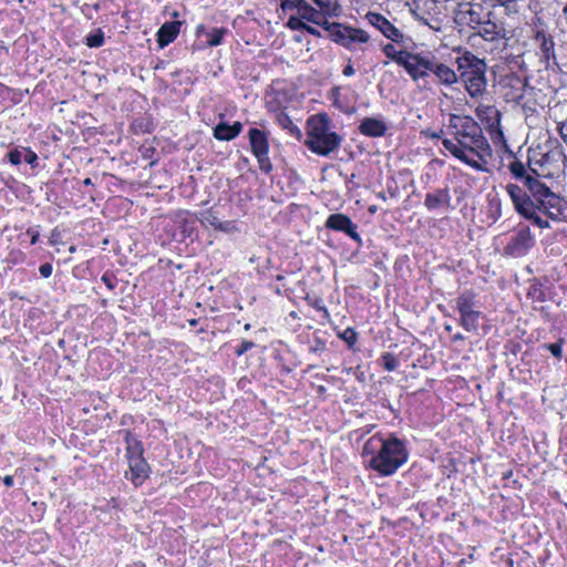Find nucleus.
I'll list each match as a JSON object with an SVG mask.
<instances>
[{
  "label": "nucleus",
  "mask_w": 567,
  "mask_h": 567,
  "mask_svg": "<svg viewBox=\"0 0 567 567\" xmlns=\"http://www.w3.org/2000/svg\"><path fill=\"white\" fill-rule=\"evenodd\" d=\"M354 73H355V70H354L353 65L351 64V62H349L347 65H344V68L342 70V74L344 76H352Z\"/></svg>",
  "instance_id": "obj_54"
},
{
  "label": "nucleus",
  "mask_w": 567,
  "mask_h": 567,
  "mask_svg": "<svg viewBox=\"0 0 567 567\" xmlns=\"http://www.w3.org/2000/svg\"><path fill=\"white\" fill-rule=\"evenodd\" d=\"M132 416L131 415H123L122 420H121V424L122 425H126L127 424V420H131Z\"/></svg>",
  "instance_id": "obj_62"
},
{
  "label": "nucleus",
  "mask_w": 567,
  "mask_h": 567,
  "mask_svg": "<svg viewBox=\"0 0 567 567\" xmlns=\"http://www.w3.org/2000/svg\"><path fill=\"white\" fill-rule=\"evenodd\" d=\"M504 82H505V85L516 90L519 93L518 97H523L525 87L528 84L527 78H522L514 72L505 75Z\"/></svg>",
  "instance_id": "obj_29"
},
{
  "label": "nucleus",
  "mask_w": 567,
  "mask_h": 567,
  "mask_svg": "<svg viewBox=\"0 0 567 567\" xmlns=\"http://www.w3.org/2000/svg\"><path fill=\"white\" fill-rule=\"evenodd\" d=\"M486 14H483L481 4L461 3L454 12V22L458 27L476 30L482 23Z\"/></svg>",
  "instance_id": "obj_12"
},
{
  "label": "nucleus",
  "mask_w": 567,
  "mask_h": 567,
  "mask_svg": "<svg viewBox=\"0 0 567 567\" xmlns=\"http://www.w3.org/2000/svg\"><path fill=\"white\" fill-rule=\"evenodd\" d=\"M101 280L104 282V285L110 289L114 290L117 286V279L114 275L105 272L102 275Z\"/></svg>",
  "instance_id": "obj_44"
},
{
  "label": "nucleus",
  "mask_w": 567,
  "mask_h": 567,
  "mask_svg": "<svg viewBox=\"0 0 567 567\" xmlns=\"http://www.w3.org/2000/svg\"><path fill=\"white\" fill-rule=\"evenodd\" d=\"M380 364L385 371L392 372L398 369L400 362L393 353L384 352L380 357Z\"/></svg>",
  "instance_id": "obj_34"
},
{
  "label": "nucleus",
  "mask_w": 567,
  "mask_h": 567,
  "mask_svg": "<svg viewBox=\"0 0 567 567\" xmlns=\"http://www.w3.org/2000/svg\"><path fill=\"white\" fill-rule=\"evenodd\" d=\"M281 372H282L284 374H289V373L291 372V369H290V368H288V367H286V365H282V368H281Z\"/></svg>",
  "instance_id": "obj_63"
},
{
  "label": "nucleus",
  "mask_w": 567,
  "mask_h": 567,
  "mask_svg": "<svg viewBox=\"0 0 567 567\" xmlns=\"http://www.w3.org/2000/svg\"><path fill=\"white\" fill-rule=\"evenodd\" d=\"M411 454V442L401 432L379 431L363 444L365 468L381 477L394 475L405 465Z\"/></svg>",
  "instance_id": "obj_2"
},
{
  "label": "nucleus",
  "mask_w": 567,
  "mask_h": 567,
  "mask_svg": "<svg viewBox=\"0 0 567 567\" xmlns=\"http://www.w3.org/2000/svg\"><path fill=\"white\" fill-rule=\"evenodd\" d=\"M394 42L398 43V44H402L403 48H404L403 50H406V51L413 50L414 47H415V43L412 40V38L411 37H405L404 34H403L402 41H394Z\"/></svg>",
  "instance_id": "obj_49"
},
{
  "label": "nucleus",
  "mask_w": 567,
  "mask_h": 567,
  "mask_svg": "<svg viewBox=\"0 0 567 567\" xmlns=\"http://www.w3.org/2000/svg\"><path fill=\"white\" fill-rule=\"evenodd\" d=\"M358 131L367 137H382L386 134L388 124L380 117H364L360 122Z\"/></svg>",
  "instance_id": "obj_20"
},
{
  "label": "nucleus",
  "mask_w": 567,
  "mask_h": 567,
  "mask_svg": "<svg viewBox=\"0 0 567 567\" xmlns=\"http://www.w3.org/2000/svg\"><path fill=\"white\" fill-rule=\"evenodd\" d=\"M104 42H105L104 32L100 28H97V29L93 30L92 32H90L89 34H86L85 40H84V43L89 48H100L104 44Z\"/></svg>",
  "instance_id": "obj_31"
},
{
  "label": "nucleus",
  "mask_w": 567,
  "mask_h": 567,
  "mask_svg": "<svg viewBox=\"0 0 567 567\" xmlns=\"http://www.w3.org/2000/svg\"><path fill=\"white\" fill-rule=\"evenodd\" d=\"M460 55L456 56L458 82L472 99L483 96L487 89V64L484 59L478 58L468 50H456Z\"/></svg>",
  "instance_id": "obj_5"
},
{
  "label": "nucleus",
  "mask_w": 567,
  "mask_h": 567,
  "mask_svg": "<svg viewBox=\"0 0 567 567\" xmlns=\"http://www.w3.org/2000/svg\"><path fill=\"white\" fill-rule=\"evenodd\" d=\"M2 482L3 484L7 486V487H12L13 484H14V480H13V476L12 475H6L3 478H2Z\"/></svg>",
  "instance_id": "obj_58"
},
{
  "label": "nucleus",
  "mask_w": 567,
  "mask_h": 567,
  "mask_svg": "<svg viewBox=\"0 0 567 567\" xmlns=\"http://www.w3.org/2000/svg\"><path fill=\"white\" fill-rule=\"evenodd\" d=\"M565 343V340L563 338H559L558 341L554 343H544L542 348L546 349L551 353L553 357L560 360L563 358V346Z\"/></svg>",
  "instance_id": "obj_37"
},
{
  "label": "nucleus",
  "mask_w": 567,
  "mask_h": 567,
  "mask_svg": "<svg viewBox=\"0 0 567 567\" xmlns=\"http://www.w3.org/2000/svg\"><path fill=\"white\" fill-rule=\"evenodd\" d=\"M306 300L308 301V305L310 307H312L317 311L321 312L323 319H328L330 317L328 308L324 306L322 298H320V297L311 298L310 296H307Z\"/></svg>",
  "instance_id": "obj_36"
},
{
  "label": "nucleus",
  "mask_w": 567,
  "mask_h": 567,
  "mask_svg": "<svg viewBox=\"0 0 567 567\" xmlns=\"http://www.w3.org/2000/svg\"><path fill=\"white\" fill-rule=\"evenodd\" d=\"M422 134L430 140H442V141L444 140V138H442V136L444 134V131L442 128L439 131L426 128V130L422 131Z\"/></svg>",
  "instance_id": "obj_46"
},
{
  "label": "nucleus",
  "mask_w": 567,
  "mask_h": 567,
  "mask_svg": "<svg viewBox=\"0 0 567 567\" xmlns=\"http://www.w3.org/2000/svg\"><path fill=\"white\" fill-rule=\"evenodd\" d=\"M23 153L24 147H13L7 153L6 157L11 165H19L23 162Z\"/></svg>",
  "instance_id": "obj_38"
},
{
  "label": "nucleus",
  "mask_w": 567,
  "mask_h": 567,
  "mask_svg": "<svg viewBox=\"0 0 567 567\" xmlns=\"http://www.w3.org/2000/svg\"><path fill=\"white\" fill-rule=\"evenodd\" d=\"M328 97L330 101H332V105L337 107L339 111H341L344 114H353L355 112V107L348 105L346 103V99L341 95V87L340 86H333L329 93Z\"/></svg>",
  "instance_id": "obj_27"
},
{
  "label": "nucleus",
  "mask_w": 567,
  "mask_h": 567,
  "mask_svg": "<svg viewBox=\"0 0 567 567\" xmlns=\"http://www.w3.org/2000/svg\"><path fill=\"white\" fill-rule=\"evenodd\" d=\"M535 43L537 45V55L546 70L559 69V64L555 54V42L553 35L544 30H538L535 34Z\"/></svg>",
  "instance_id": "obj_13"
},
{
  "label": "nucleus",
  "mask_w": 567,
  "mask_h": 567,
  "mask_svg": "<svg viewBox=\"0 0 567 567\" xmlns=\"http://www.w3.org/2000/svg\"><path fill=\"white\" fill-rule=\"evenodd\" d=\"M383 53L402 66L411 78H415L421 74L415 68V63L417 62L421 52L396 50L393 44L388 43L383 47Z\"/></svg>",
  "instance_id": "obj_14"
},
{
  "label": "nucleus",
  "mask_w": 567,
  "mask_h": 567,
  "mask_svg": "<svg viewBox=\"0 0 567 567\" xmlns=\"http://www.w3.org/2000/svg\"><path fill=\"white\" fill-rule=\"evenodd\" d=\"M324 349H326V341L318 333H315L313 341L309 348L310 352L319 353V352L324 351Z\"/></svg>",
  "instance_id": "obj_42"
},
{
  "label": "nucleus",
  "mask_w": 567,
  "mask_h": 567,
  "mask_svg": "<svg viewBox=\"0 0 567 567\" xmlns=\"http://www.w3.org/2000/svg\"><path fill=\"white\" fill-rule=\"evenodd\" d=\"M527 296L530 299H533L534 301H537V302L546 301L547 297H546V293H545V290H544V286H543V284L540 282L539 279L533 278L530 280V285H529V288H528V291H527Z\"/></svg>",
  "instance_id": "obj_30"
},
{
  "label": "nucleus",
  "mask_w": 567,
  "mask_h": 567,
  "mask_svg": "<svg viewBox=\"0 0 567 567\" xmlns=\"http://www.w3.org/2000/svg\"><path fill=\"white\" fill-rule=\"evenodd\" d=\"M451 202L450 186L446 184L443 188H434L426 193L424 206L429 212L450 210L454 209Z\"/></svg>",
  "instance_id": "obj_16"
},
{
  "label": "nucleus",
  "mask_w": 567,
  "mask_h": 567,
  "mask_svg": "<svg viewBox=\"0 0 567 567\" xmlns=\"http://www.w3.org/2000/svg\"><path fill=\"white\" fill-rule=\"evenodd\" d=\"M307 24L308 23L303 19H301L300 14H298V16H290L288 21H287V27L289 29L296 30V31L305 32Z\"/></svg>",
  "instance_id": "obj_39"
},
{
  "label": "nucleus",
  "mask_w": 567,
  "mask_h": 567,
  "mask_svg": "<svg viewBox=\"0 0 567 567\" xmlns=\"http://www.w3.org/2000/svg\"><path fill=\"white\" fill-rule=\"evenodd\" d=\"M123 435L125 447V456L128 461L144 457V445L143 442L130 430L120 431Z\"/></svg>",
  "instance_id": "obj_22"
},
{
  "label": "nucleus",
  "mask_w": 567,
  "mask_h": 567,
  "mask_svg": "<svg viewBox=\"0 0 567 567\" xmlns=\"http://www.w3.org/2000/svg\"><path fill=\"white\" fill-rule=\"evenodd\" d=\"M464 340H465V337H464L462 333H455V334L452 337V341H453V342L464 341Z\"/></svg>",
  "instance_id": "obj_61"
},
{
  "label": "nucleus",
  "mask_w": 567,
  "mask_h": 567,
  "mask_svg": "<svg viewBox=\"0 0 567 567\" xmlns=\"http://www.w3.org/2000/svg\"><path fill=\"white\" fill-rule=\"evenodd\" d=\"M388 193L392 198H395L398 196V188L388 186Z\"/></svg>",
  "instance_id": "obj_60"
},
{
  "label": "nucleus",
  "mask_w": 567,
  "mask_h": 567,
  "mask_svg": "<svg viewBox=\"0 0 567 567\" xmlns=\"http://www.w3.org/2000/svg\"><path fill=\"white\" fill-rule=\"evenodd\" d=\"M535 245V237L526 225H518L514 234L508 238L507 244L503 248L505 256L512 258H522Z\"/></svg>",
  "instance_id": "obj_9"
},
{
  "label": "nucleus",
  "mask_w": 567,
  "mask_h": 567,
  "mask_svg": "<svg viewBox=\"0 0 567 567\" xmlns=\"http://www.w3.org/2000/svg\"><path fill=\"white\" fill-rule=\"evenodd\" d=\"M443 147L449 151L455 158L460 159L461 162L465 163L466 165L471 166L477 172H487V168L481 164L478 161H475L467 155L468 151H464L461 146L456 145L453 140L444 138L442 141Z\"/></svg>",
  "instance_id": "obj_21"
},
{
  "label": "nucleus",
  "mask_w": 567,
  "mask_h": 567,
  "mask_svg": "<svg viewBox=\"0 0 567 567\" xmlns=\"http://www.w3.org/2000/svg\"><path fill=\"white\" fill-rule=\"evenodd\" d=\"M182 22L178 20L167 21L161 25L156 33V42L161 49L171 44L178 35Z\"/></svg>",
  "instance_id": "obj_23"
},
{
  "label": "nucleus",
  "mask_w": 567,
  "mask_h": 567,
  "mask_svg": "<svg viewBox=\"0 0 567 567\" xmlns=\"http://www.w3.org/2000/svg\"><path fill=\"white\" fill-rule=\"evenodd\" d=\"M522 343L517 341H508L505 344V349L507 350V352L514 357H516L522 351Z\"/></svg>",
  "instance_id": "obj_45"
},
{
  "label": "nucleus",
  "mask_w": 567,
  "mask_h": 567,
  "mask_svg": "<svg viewBox=\"0 0 567 567\" xmlns=\"http://www.w3.org/2000/svg\"><path fill=\"white\" fill-rule=\"evenodd\" d=\"M548 156L543 155L540 161L528 158L526 165L518 159L511 162L508 169L520 185L509 183L505 187L515 213L540 229L550 228L548 219L567 220V199L547 184L554 178L544 166Z\"/></svg>",
  "instance_id": "obj_1"
},
{
  "label": "nucleus",
  "mask_w": 567,
  "mask_h": 567,
  "mask_svg": "<svg viewBox=\"0 0 567 567\" xmlns=\"http://www.w3.org/2000/svg\"><path fill=\"white\" fill-rule=\"evenodd\" d=\"M248 140L252 155L256 157L259 168L269 175L274 167L269 158V142L265 131L251 127L248 131Z\"/></svg>",
  "instance_id": "obj_10"
},
{
  "label": "nucleus",
  "mask_w": 567,
  "mask_h": 567,
  "mask_svg": "<svg viewBox=\"0 0 567 567\" xmlns=\"http://www.w3.org/2000/svg\"><path fill=\"white\" fill-rule=\"evenodd\" d=\"M355 174H351L350 176H346V185L349 189L357 187L358 185L354 183Z\"/></svg>",
  "instance_id": "obj_57"
},
{
  "label": "nucleus",
  "mask_w": 567,
  "mask_h": 567,
  "mask_svg": "<svg viewBox=\"0 0 567 567\" xmlns=\"http://www.w3.org/2000/svg\"><path fill=\"white\" fill-rule=\"evenodd\" d=\"M319 10L329 19L341 14V6L338 0H311Z\"/></svg>",
  "instance_id": "obj_28"
},
{
  "label": "nucleus",
  "mask_w": 567,
  "mask_h": 567,
  "mask_svg": "<svg viewBox=\"0 0 567 567\" xmlns=\"http://www.w3.org/2000/svg\"><path fill=\"white\" fill-rule=\"evenodd\" d=\"M338 337L347 343L350 350H355V344L358 342V332L353 328H346L343 331L338 333Z\"/></svg>",
  "instance_id": "obj_33"
},
{
  "label": "nucleus",
  "mask_w": 567,
  "mask_h": 567,
  "mask_svg": "<svg viewBox=\"0 0 567 567\" xmlns=\"http://www.w3.org/2000/svg\"><path fill=\"white\" fill-rule=\"evenodd\" d=\"M324 227L328 230L344 234L346 236L354 240L359 248L363 246L362 238L358 233V225L353 223L352 219L346 214H330L324 221Z\"/></svg>",
  "instance_id": "obj_11"
},
{
  "label": "nucleus",
  "mask_w": 567,
  "mask_h": 567,
  "mask_svg": "<svg viewBox=\"0 0 567 567\" xmlns=\"http://www.w3.org/2000/svg\"><path fill=\"white\" fill-rule=\"evenodd\" d=\"M305 32L316 38H326V32L322 33L321 30L310 25L309 23L307 24Z\"/></svg>",
  "instance_id": "obj_51"
},
{
  "label": "nucleus",
  "mask_w": 567,
  "mask_h": 567,
  "mask_svg": "<svg viewBox=\"0 0 567 567\" xmlns=\"http://www.w3.org/2000/svg\"><path fill=\"white\" fill-rule=\"evenodd\" d=\"M280 125L287 130L292 136H295L298 141L301 140L302 133L301 130L292 122V120L287 114H281L278 117Z\"/></svg>",
  "instance_id": "obj_32"
},
{
  "label": "nucleus",
  "mask_w": 567,
  "mask_h": 567,
  "mask_svg": "<svg viewBox=\"0 0 567 567\" xmlns=\"http://www.w3.org/2000/svg\"><path fill=\"white\" fill-rule=\"evenodd\" d=\"M188 216L178 219L175 223L173 230V240L177 243H186L188 239L190 243L197 237L196 218L186 213Z\"/></svg>",
  "instance_id": "obj_17"
},
{
  "label": "nucleus",
  "mask_w": 567,
  "mask_h": 567,
  "mask_svg": "<svg viewBox=\"0 0 567 567\" xmlns=\"http://www.w3.org/2000/svg\"><path fill=\"white\" fill-rule=\"evenodd\" d=\"M243 127V123L238 121L233 124L221 121L214 127L213 135L218 141H231L241 133Z\"/></svg>",
  "instance_id": "obj_25"
},
{
  "label": "nucleus",
  "mask_w": 567,
  "mask_h": 567,
  "mask_svg": "<svg viewBox=\"0 0 567 567\" xmlns=\"http://www.w3.org/2000/svg\"><path fill=\"white\" fill-rule=\"evenodd\" d=\"M228 32L226 28H209L199 24L196 28V40L193 43V50L200 51L206 48L217 47L221 44L225 34Z\"/></svg>",
  "instance_id": "obj_15"
},
{
  "label": "nucleus",
  "mask_w": 567,
  "mask_h": 567,
  "mask_svg": "<svg viewBox=\"0 0 567 567\" xmlns=\"http://www.w3.org/2000/svg\"><path fill=\"white\" fill-rule=\"evenodd\" d=\"M368 21L391 41H402L403 33L393 25L384 16L377 12L367 14Z\"/></svg>",
  "instance_id": "obj_18"
},
{
  "label": "nucleus",
  "mask_w": 567,
  "mask_h": 567,
  "mask_svg": "<svg viewBox=\"0 0 567 567\" xmlns=\"http://www.w3.org/2000/svg\"><path fill=\"white\" fill-rule=\"evenodd\" d=\"M23 162L29 164L32 168L39 166V157L37 153L29 147H24Z\"/></svg>",
  "instance_id": "obj_40"
},
{
  "label": "nucleus",
  "mask_w": 567,
  "mask_h": 567,
  "mask_svg": "<svg viewBox=\"0 0 567 567\" xmlns=\"http://www.w3.org/2000/svg\"><path fill=\"white\" fill-rule=\"evenodd\" d=\"M558 132L563 141L567 144V120L559 124Z\"/></svg>",
  "instance_id": "obj_53"
},
{
  "label": "nucleus",
  "mask_w": 567,
  "mask_h": 567,
  "mask_svg": "<svg viewBox=\"0 0 567 567\" xmlns=\"http://www.w3.org/2000/svg\"><path fill=\"white\" fill-rule=\"evenodd\" d=\"M83 184H84L85 186H91V185H93V182H92V179H91L90 177H86V178L83 181Z\"/></svg>",
  "instance_id": "obj_64"
},
{
  "label": "nucleus",
  "mask_w": 567,
  "mask_h": 567,
  "mask_svg": "<svg viewBox=\"0 0 567 567\" xmlns=\"http://www.w3.org/2000/svg\"><path fill=\"white\" fill-rule=\"evenodd\" d=\"M486 216L492 223H496L502 217V199L498 193L493 190L486 195Z\"/></svg>",
  "instance_id": "obj_26"
},
{
  "label": "nucleus",
  "mask_w": 567,
  "mask_h": 567,
  "mask_svg": "<svg viewBox=\"0 0 567 567\" xmlns=\"http://www.w3.org/2000/svg\"><path fill=\"white\" fill-rule=\"evenodd\" d=\"M236 228L235 223L233 220L227 221H220L217 230L224 231V233H231Z\"/></svg>",
  "instance_id": "obj_48"
},
{
  "label": "nucleus",
  "mask_w": 567,
  "mask_h": 567,
  "mask_svg": "<svg viewBox=\"0 0 567 567\" xmlns=\"http://www.w3.org/2000/svg\"><path fill=\"white\" fill-rule=\"evenodd\" d=\"M487 110L495 114V123L498 126L499 125V117H501L499 112L497 110H495L494 107H487Z\"/></svg>",
  "instance_id": "obj_59"
},
{
  "label": "nucleus",
  "mask_w": 567,
  "mask_h": 567,
  "mask_svg": "<svg viewBox=\"0 0 567 567\" xmlns=\"http://www.w3.org/2000/svg\"><path fill=\"white\" fill-rule=\"evenodd\" d=\"M256 347V343L250 340H241L240 343L234 349V353L236 357L244 355L247 351L251 350Z\"/></svg>",
  "instance_id": "obj_41"
},
{
  "label": "nucleus",
  "mask_w": 567,
  "mask_h": 567,
  "mask_svg": "<svg viewBox=\"0 0 567 567\" xmlns=\"http://www.w3.org/2000/svg\"><path fill=\"white\" fill-rule=\"evenodd\" d=\"M60 237H61V233L58 228H54L52 231H51V235L49 237V245L51 246H55L59 240H60Z\"/></svg>",
  "instance_id": "obj_52"
},
{
  "label": "nucleus",
  "mask_w": 567,
  "mask_h": 567,
  "mask_svg": "<svg viewBox=\"0 0 567 567\" xmlns=\"http://www.w3.org/2000/svg\"><path fill=\"white\" fill-rule=\"evenodd\" d=\"M306 0H281L280 7L284 11H299V8L303 6Z\"/></svg>",
  "instance_id": "obj_43"
},
{
  "label": "nucleus",
  "mask_w": 567,
  "mask_h": 567,
  "mask_svg": "<svg viewBox=\"0 0 567 567\" xmlns=\"http://www.w3.org/2000/svg\"><path fill=\"white\" fill-rule=\"evenodd\" d=\"M131 482L135 487L141 486L148 477L151 473V466L145 457L128 461Z\"/></svg>",
  "instance_id": "obj_24"
},
{
  "label": "nucleus",
  "mask_w": 567,
  "mask_h": 567,
  "mask_svg": "<svg viewBox=\"0 0 567 567\" xmlns=\"http://www.w3.org/2000/svg\"><path fill=\"white\" fill-rule=\"evenodd\" d=\"M200 221L203 224L210 225L215 229H217V227H218V225L220 223V220L218 218V214H217V212L214 208H208V209L204 210L200 214Z\"/></svg>",
  "instance_id": "obj_35"
},
{
  "label": "nucleus",
  "mask_w": 567,
  "mask_h": 567,
  "mask_svg": "<svg viewBox=\"0 0 567 567\" xmlns=\"http://www.w3.org/2000/svg\"><path fill=\"white\" fill-rule=\"evenodd\" d=\"M298 14L307 23H312L326 32V38L347 50H354L355 44L367 43L370 35L367 31L341 22H330L329 19L320 11L313 8L307 1L299 8Z\"/></svg>",
  "instance_id": "obj_3"
},
{
  "label": "nucleus",
  "mask_w": 567,
  "mask_h": 567,
  "mask_svg": "<svg viewBox=\"0 0 567 567\" xmlns=\"http://www.w3.org/2000/svg\"><path fill=\"white\" fill-rule=\"evenodd\" d=\"M81 11H82V13H83L87 19H92V18H93V16H92L91 4H89V3H84V4L81 7Z\"/></svg>",
  "instance_id": "obj_55"
},
{
  "label": "nucleus",
  "mask_w": 567,
  "mask_h": 567,
  "mask_svg": "<svg viewBox=\"0 0 567 567\" xmlns=\"http://www.w3.org/2000/svg\"><path fill=\"white\" fill-rule=\"evenodd\" d=\"M415 68L417 69V72L421 73L415 78H411L415 82L427 78L430 73H432L436 79V83L441 85L450 87L453 84L458 83L457 72L445 63L440 62L430 51L421 52L417 62L415 63Z\"/></svg>",
  "instance_id": "obj_7"
},
{
  "label": "nucleus",
  "mask_w": 567,
  "mask_h": 567,
  "mask_svg": "<svg viewBox=\"0 0 567 567\" xmlns=\"http://www.w3.org/2000/svg\"><path fill=\"white\" fill-rule=\"evenodd\" d=\"M25 234L30 237L31 245H35L39 241V238H40L39 226L28 228Z\"/></svg>",
  "instance_id": "obj_47"
},
{
  "label": "nucleus",
  "mask_w": 567,
  "mask_h": 567,
  "mask_svg": "<svg viewBox=\"0 0 567 567\" xmlns=\"http://www.w3.org/2000/svg\"><path fill=\"white\" fill-rule=\"evenodd\" d=\"M492 16V12L488 11L486 13V17L483 20V23L477 28V32L475 34L483 38L485 41H497L501 39H505L506 37V30L503 25V23H497L495 21H492L489 18Z\"/></svg>",
  "instance_id": "obj_19"
},
{
  "label": "nucleus",
  "mask_w": 567,
  "mask_h": 567,
  "mask_svg": "<svg viewBox=\"0 0 567 567\" xmlns=\"http://www.w3.org/2000/svg\"><path fill=\"white\" fill-rule=\"evenodd\" d=\"M447 130L454 136L456 145L476 155L483 163L492 156V147L482 127L472 116L450 114Z\"/></svg>",
  "instance_id": "obj_4"
},
{
  "label": "nucleus",
  "mask_w": 567,
  "mask_h": 567,
  "mask_svg": "<svg viewBox=\"0 0 567 567\" xmlns=\"http://www.w3.org/2000/svg\"><path fill=\"white\" fill-rule=\"evenodd\" d=\"M53 267L50 262H44L39 267V272L43 278H49L52 275Z\"/></svg>",
  "instance_id": "obj_50"
},
{
  "label": "nucleus",
  "mask_w": 567,
  "mask_h": 567,
  "mask_svg": "<svg viewBox=\"0 0 567 567\" xmlns=\"http://www.w3.org/2000/svg\"><path fill=\"white\" fill-rule=\"evenodd\" d=\"M455 309L460 315L458 324L468 332H477L483 313L478 309L475 292L465 290L460 293L455 299Z\"/></svg>",
  "instance_id": "obj_8"
},
{
  "label": "nucleus",
  "mask_w": 567,
  "mask_h": 567,
  "mask_svg": "<svg viewBox=\"0 0 567 567\" xmlns=\"http://www.w3.org/2000/svg\"><path fill=\"white\" fill-rule=\"evenodd\" d=\"M411 12L415 20L422 22L425 25H430L429 20L425 17L421 16L416 10H411Z\"/></svg>",
  "instance_id": "obj_56"
},
{
  "label": "nucleus",
  "mask_w": 567,
  "mask_h": 567,
  "mask_svg": "<svg viewBox=\"0 0 567 567\" xmlns=\"http://www.w3.org/2000/svg\"><path fill=\"white\" fill-rule=\"evenodd\" d=\"M331 118L326 113L312 115L307 121L305 145L319 156H329L340 148L342 136L330 130Z\"/></svg>",
  "instance_id": "obj_6"
}]
</instances>
